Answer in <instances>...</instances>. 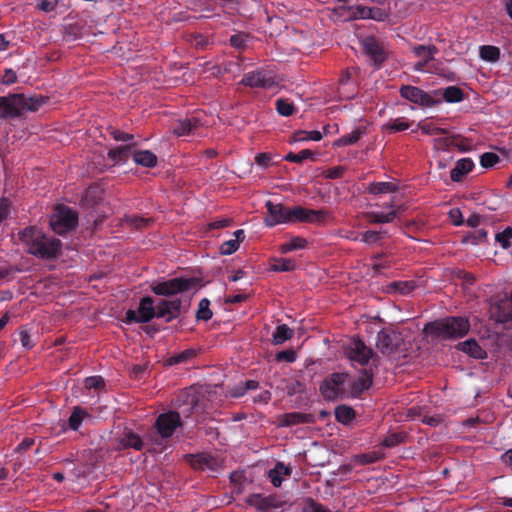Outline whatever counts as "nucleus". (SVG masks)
I'll return each instance as SVG.
<instances>
[{"instance_id":"6","label":"nucleus","mask_w":512,"mask_h":512,"mask_svg":"<svg viewBox=\"0 0 512 512\" xmlns=\"http://www.w3.org/2000/svg\"><path fill=\"white\" fill-rule=\"evenodd\" d=\"M246 502L263 512H267L271 509H283L291 505L288 499L277 495L262 496L261 494H251L248 496Z\"/></svg>"},{"instance_id":"34","label":"nucleus","mask_w":512,"mask_h":512,"mask_svg":"<svg viewBox=\"0 0 512 512\" xmlns=\"http://www.w3.org/2000/svg\"><path fill=\"white\" fill-rule=\"evenodd\" d=\"M308 242L305 238L296 236L293 237L289 242L282 244L279 247L281 253H288L297 249H304Z\"/></svg>"},{"instance_id":"39","label":"nucleus","mask_w":512,"mask_h":512,"mask_svg":"<svg viewBox=\"0 0 512 512\" xmlns=\"http://www.w3.org/2000/svg\"><path fill=\"white\" fill-rule=\"evenodd\" d=\"M196 356V351L194 349H187L182 352L176 353L170 358L167 359L168 365H175L179 363H185Z\"/></svg>"},{"instance_id":"56","label":"nucleus","mask_w":512,"mask_h":512,"mask_svg":"<svg viewBox=\"0 0 512 512\" xmlns=\"http://www.w3.org/2000/svg\"><path fill=\"white\" fill-rule=\"evenodd\" d=\"M452 145H454V139L452 137H439L434 139L436 149H448Z\"/></svg>"},{"instance_id":"36","label":"nucleus","mask_w":512,"mask_h":512,"mask_svg":"<svg viewBox=\"0 0 512 512\" xmlns=\"http://www.w3.org/2000/svg\"><path fill=\"white\" fill-rule=\"evenodd\" d=\"M464 92L457 86H449L443 92V98L446 102L456 103L463 100Z\"/></svg>"},{"instance_id":"64","label":"nucleus","mask_w":512,"mask_h":512,"mask_svg":"<svg viewBox=\"0 0 512 512\" xmlns=\"http://www.w3.org/2000/svg\"><path fill=\"white\" fill-rule=\"evenodd\" d=\"M370 12V7L359 5L356 7V11L354 12V18L369 19Z\"/></svg>"},{"instance_id":"61","label":"nucleus","mask_w":512,"mask_h":512,"mask_svg":"<svg viewBox=\"0 0 512 512\" xmlns=\"http://www.w3.org/2000/svg\"><path fill=\"white\" fill-rule=\"evenodd\" d=\"M449 218L455 226H460L464 223L462 212L459 208H453L449 211Z\"/></svg>"},{"instance_id":"17","label":"nucleus","mask_w":512,"mask_h":512,"mask_svg":"<svg viewBox=\"0 0 512 512\" xmlns=\"http://www.w3.org/2000/svg\"><path fill=\"white\" fill-rule=\"evenodd\" d=\"M181 306L182 302L180 299L161 300L157 304L156 317L166 318V322H170L180 315Z\"/></svg>"},{"instance_id":"16","label":"nucleus","mask_w":512,"mask_h":512,"mask_svg":"<svg viewBox=\"0 0 512 512\" xmlns=\"http://www.w3.org/2000/svg\"><path fill=\"white\" fill-rule=\"evenodd\" d=\"M400 95L413 102L415 104H419L426 107H431L437 104L439 101H436L430 96L428 93L424 92L418 87L415 86H402L400 88Z\"/></svg>"},{"instance_id":"13","label":"nucleus","mask_w":512,"mask_h":512,"mask_svg":"<svg viewBox=\"0 0 512 512\" xmlns=\"http://www.w3.org/2000/svg\"><path fill=\"white\" fill-rule=\"evenodd\" d=\"M345 354L352 361L360 365L368 364L369 360L373 357V350L366 346V344L359 340L354 339L345 349Z\"/></svg>"},{"instance_id":"55","label":"nucleus","mask_w":512,"mask_h":512,"mask_svg":"<svg viewBox=\"0 0 512 512\" xmlns=\"http://www.w3.org/2000/svg\"><path fill=\"white\" fill-rule=\"evenodd\" d=\"M276 360L277 361H285L288 363L294 362L296 360V353L292 349L278 352L276 354Z\"/></svg>"},{"instance_id":"50","label":"nucleus","mask_w":512,"mask_h":512,"mask_svg":"<svg viewBox=\"0 0 512 512\" xmlns=\"http://www.w3.org/2000/svg\"><path fill=\"white\" fill-rule=\"evenodd\" d=\"M499 160V156L493 152H486L480 157V163L484 168L493 167Z\"/></svg>"},{"instance_id":"4","label":"nucleus","mask_w":512,"mask_h":512,"mask_svg":"<svg viewBox=\"0 0 512 512\" xmlns=\"http://www.w3.org/2000/svg\"><path fill=\"white\" fill-rule=\"evenodd\" d=\"M196 278L177 277L167 281L152 284L151 290L160 296H173L178 293L189 291L197 285Z\"/></svg>"},{"instance_id":"21","label":"nucleus","mask_w":512,"mask_h":512,"mask_svg":"<svg viewBox=\"0 0 512 512\" xmlns=\"http://www.w3.org/2000/svg\"><path fill=\"white\" fill-rule=\"evenodd\" d=\"M316 421L315 416L310 413L291 412L281 417L280 426H293L298 424H312Z\"/></svg>"},{"instance_id":"15","label":"nucleus","mask_w":512,"mask_h":512,"mask_svg":"<svg viewBox=\"0 0 512 512\" xmlns=\"http://www.w3.org/2000/svg\"><path fill=\"white\" fill-rule=\"evenodd\" d=\"M156 428L163 438H169L173 435L175 429L181 425V418L178 412L170 411L158 416Z\"/></svg>"},{"instance_id":"18","label":"nucleus","mask_w":512,"mask_h":512,"mask_svg":"<svg viewBox=\"0 0 512 512\" xmlns=\"http://www.w3.org/2000/svg\"><path fill=\"white\" fill-rule=\"evenodd\" d=\"M413 53L417 57H421L422 60L414 64L415 71H424L431 61L434 60V56L438 53V48L431 45H417L412 49Z\"/></svg>"},{"instance_id":"2","label":"nucleus","mask_w":512,"mask_h":512,"mask_svg":"<svg viewBox=\"0 0 512 512\" xmlns=\"http://www.w3.org/2000/svg\"><path fill=\"white\" fill-rule=\"evenodd\" d=\"M49 101L48 96L23 93L0 96V119L16 118L23 111L36 112Z\"/></svg>"},{"instance_id":"42","label":"nucleus","mask_w":512,"mask_h":512,"mask_svg":"<svg viewBox=\"0 0 512 512\" xmlns=\"http://www.w3.org/2000/svg\"><path fill=\"white\" fill-rule=\"evenodd\" d=\"M210 302L208 299L204 298L199 302L198 310L196 313V318L198 320L208 321L212 318V311L209 308Z\"/></svg>"},{"instance_id":"33","label":"nucleus","mask_w":512,"mask_h":512,"mask_svg":"<svg viewBox=\"0 0 512 512\" xmlns=\"http://www.w3.org/2000/svg\"><path fill=\"white\" fill-rule=\"evenodd\" d=\"M131 152V145H123L111 149L108 157L114 162H126Z\"/></svg>"},{"instance_id":"38","label":"nucleus","mask_w":512,"mask_h":512,"mask_svg":"<svg viewBox=\"0 0 512 512\" xmlns=\"http://www.w3.org/2000/svg\"><path fill=\"white\" fill-rule=\"evenodd\" d=\"M296 268V263L292 259L278 258L273 260L271 269L277 272L293 271Z\"/></svg>"},{"instance_id":"29","label":"nucleus","mask_w":512,"mask_h":512,"mask_svg":"<svg viewBox=\"0 0 512 512\" xmlns=\"http://www.w3.org/2000/svg\"><path fill=\"white\" fill-rule=\"evenodd\" d=\"M398 187L391 182H373L368 185L366 191L370 194H382L396 192Z\"/></svg>"},{"instance_id":"24","label":"nucleus","mask_w":512,"mask_h":512,"mask_svg":"<svg viewBox=\"0 0 512 512\" xmlns=\"http://www.w3.org/2000/svg\"><path fill=\"white\" fill-rule=\"evenodd\" d=\"M474 167V163L469 158H462L456 162L455 167L451 170L450 177L454 182L462 180L463 176L469 173Z\"/></svg>"},{"instance_id":"53","label":"nucleus","mask_w":512,"mask_h":512,"mask_svg":"<svg viewBox=\"0 0 512 512\" xmlns=\"http://www.w3.org/2000/svg\"><path fill=\"white\" fill-rule=\"evenodd\" d=\"M21 270L15 266H7L0 268V280H12L14 278V274L20 272Z\"/></svg>"},{"instance_id":"58","label":"nucleus","mask_w":512,"mask_h":512,"mask_svg":"<svg viewBox=\"0 0 512 512\" xmlns=\"http://www.w3.org/2000/svg\"><path fill=\"white\" fill-rule=\"evenodd\" d=\"M103 379L99 376L88 377L85 380V387L87 389H98L103 386Z\"/></svg>"},{"instance_id":"8","label":"nucleus","mask_w":512,"mask_h":512,"mask_svg":"<svg viewBox=\"0 0 512 512\" xmlns=\"http://www.w3.org/2000/svg\"><path fill=\"white\" fill-rule=\"evenodd\" d=\"M330 217V212L325 209L313 210L296 206L291 210V223H323Z\"/></svg>"},{"instance_id":"22","label":"nucleus","mask_w":512,"mask_h":512,"mask_svg":"<svg viewBox=\"0 0 512 512\" xmlns=\"http://www.w3.org/2000/svg\"><path fill=\"white\" fill-rule=\"evenodd\" d=\"M139 320L145 322L156 317L157 306L154 307V300L150 296L141 299L138 307Z\"/></svg>"},{"instance_id":"20","label":"nucleus","mask_w":512,"mask_h":512,"mask_svg":"<svg viewBox=\"0 0 512 512\" xmlns=\"http://www.w3.org/2000/svg\"><path fill=\"white\" fill-rule=\"evenodd\" d=\"M202 125V122L197 117L180 119L176 122L173 132L177 136H189L195 134Z\"/></svg>"},{"instance_id":"11","label":"nucleus","mask_w":512,"mask_h":512,"mask_svg":"<svg viewBox=\"0 0 512 512\" xmlns=\"http://www.w3.org/2000/svg\"><path fill=\"white\" fill-rule=\"evenodd\" d=\"M191 467L195 470L216 472L224 466L223 459L208 453L187 456Z\"/></svg>"},{"instance_id":"23","label":"nucleus","mask_w":512,"mask_h":512,"mask_svg":"<svg viewBox=\"0 0 512 512\" xmlns=\"http://www.w3.org/2000/svg\"><path fill=\"white\" fill-rule=\"evenodd\" d=\"M373 373L372 369L364 368L361 371L359 378L351 384V391L353 394L358 395L372 385Z\"/></svg>"},{"instance_id":"31","label":"nucleus","mask_w":512,"mask_h":512,"mask_svg":"<svg viewBox=\"0 0 512 512\" xmlns=\"http://www.w3.org/2000/svg\"><path fill=\"white\" fill-rule=\"evenodd\" d=\"M366 132L365 127H359L352 131L350 134L344 135L335 141V145L342 147L357 143L361 136Z\"/></svg>"},{"instance_id":"46","label":"nucleus","mask_w":512,"mask_h":512,"mask_svg":"<svg viewBox=\"0 0 512 512\" xmlns=\"http://www.w3.org/2000/svg\"><path fill=\"white\" fill-rule=\"evenodd\" d=\"M313 155H314V153L311 150L304 149V150H301L299 153H293V152L288 153L284 157V160L290 161V162H295V163H301L305 159L312 158Z\"/></svg>"},{"instance_id":"5","label":"nucleus","mask_w":512,"mask_h":512,"mask_svg":"<svg viewBox=\"0 0 512 512\" xmlns=\"http://www.w3.org/2000/svg\"><path fill=\"white\" fill-rule=\"evenodd\" d=\"M78 224V214L71 208L59 205L50 218L53 231L59 235L73 230Z\"/></svg>"},{"instance_id":"28","label":"nucleus","mask_w":512,"mask_h":512,"mask_svg":"<svg viewBox=\"0 0 512 512\" xmlns=\"http://www.w3.org/2000/svg\"><path fill=\"white\" fill-rule=\"evenodd\" d=\"M415 287L416 285L413 281H395L387 286V292L406 295L412 292Z\"/></svg>"},{"instance_id":"44","label":"nucleus","mask_w":512,"mask_h":512,"mask_svg":"<svg viewBox=\"0 0 512 512\" xmlns=\"http://www.w3.org/2000/svg\"><path fill=\"white\" fill-rule=\"evenodd\" d=\"M487 236V232L484 229L475 230L472 233L466 235L462 239V243L466 244H478L483 242Z\"/></svg>"},{"instance_id":"3","label":"nucleus","mask_w":512,"mask_h":512,"mask_svg":"<svg viewBox=\"0 0 512 512\" xmlns=\"http://www.w3.org/2000/svg\"><path fill=\"white\" fill-rule=\"evenodd\" d=\"M470 325L463 317H447L428 323L425 331L431 335L441 338H459L466 335Z\"/></svg>"},{"instance_id":"27","label":"nucleus","mask_w":512,"mask_h":512,"mask_svg":"<svg viewBox=\"0 0 512 512\" xmlns=\"http://www.w3.org/2000/svg\"><path fill=\"white\" fill-rule=\"evenodd\" d=\"M400 209L399 207L397 210H392L389 213L367 212L366 217L370 223H391L398 216Z\"/></svg>"},{"instance_id":"48","label":"nucleus","mask_w":512,"mask_h":512,"mask_svg":"<svg viewBox=\"0 0 512 512\" xmlns=\"http://www.w3.org/2000/svg\"><path fill=\"white\" fill-rule=\"evenodd\" d=\"M419 127L422 130V132L424 134H427V135L436 136V135H445V134H447V130L446 129L440 128V127H436L432 123H427V122L419 123Z\"/></svg>"},{"instance_id":"9","label":"nucleus","mask_w":512,"mask_h":512,"mask_svg":"<svg viewBox=\"0 0 512 512\" xmlns=\"http://www.w3.org/2000/svg\"><path fill=\"white\" fill-rule=\"evenodd\" d=\"M240 84L251 88L269 89L276 85V81L271 71L255 70L246 73Z\"/></svg>"},{"instance_id":"12","label":"nucleus","mask_w":512,"mask_h":512,"mask_svg":"<svg viewBox=\"0 0 512 512\" xmlns=\"http://www.w3.org/2000/svg\"><path fill=\"white\" fill-rule=\"evenodd\" d=\"M268 216L265 218L264 223L268 227H273L281 223H291V210L292 208L286 207L281 203H273L272 201L266 202Z\"/></svg>"},{"instance_id":"49","label":"nucleus","mask_w":512,"mask_h":512,"mask_svg":"<svg viewBox=\"0 0 512 512\" xmlns=\"http://www.w3.org/2000/svg\"><path fill=\"white\" fill-rule=\"evenodd\" d=\"M495 239L500 243L502 248H509L510 240L512 239V228L506 227L502 232L496 234Z\"/></svg>"},{"instance_id":"43","label":"nucleus","mask_w":512,"mask_h":512,"mask_svg":"<svg viewBox=\"0 0 512 512\" xmlns=\"http://www.w3.org/2000/svg\"><path fill=\"white\" fill-rule=\"evenodd\" d=\"M86 414L87 413L84 410H82L80 407H75L72 414L69 417V420H68L69 427L72 430H77L83 421V417Z\"/></svg>"},{"instance_id":"30","label":"nucleus","mask_w":512,"mask_h":512,"mask_svg":"<svg viewBox=\"0 0 512 512\" xmlns=\"http://www.w3.org/2000/svg\"><path fill=\"white\" fill-rule=\"evenodd\" d=\"M293 330L286 324L277 326L275 332L272 335V342L275 345L283 344L285 341L293 337Z\"/></svg>"},{"instance_id":"52","label":"nucleus","mask_w":512,"mask_h":512,"mask_svg":"<svg viewBox=\"0 0 512 512\" xmlns=\"http://www.w3.org/2000/svg\"><path fill=\"white\" fill-rule=\"evenodd\" d=\"M239 245L237 240H228L220 246V252L223 255H231L238 250Z\"/></svg>"},{"instance_id":"41","label":"nucleus","mask_w":512,"mask_h":512,"mask_svg":"<svg viewBox=\"0 0 512 512\" xmlns=\"http://www.w3.org/2000/svg\"><path fill=\"white\" fill-rule=\"evenodd\" d=\"M125 221L127 224H129L131 227H135L137 229H142L147 226H149L152 222V218H144L140 217L138 215H128L125 217Z\"/></svg>"},{"instance_id":"45","label":"nucleus","mask_w":512,"mask_h":512,"mask_svg":"<svg viewBox=\"0 0 512 512\" xmlns=\"http://www.w3.org/2000/svg\"><path fill=\"white\" fill-rule=\"evenodd\" d=\"M406 437V434L397 432V433H391L385 437V439L382 442V445L385 447H395L401 443L404 442Z\"/></svg>"},{"instance_id":"62","label":"nucleus","mask_w":512,"mask_h":512,"mask_svg":"<svg viewBox=\"0 0 512 512\" xmlns=\"http://www.w3.org/2000/svg\"><path fill=\"white\" fill-rule=\"evenodd\" d=\"M345 169L342 166H336L325 172V177L329 179H337L343 176Z\"/></svg>"},{"instance_id":"60","label":"nucleus","mask_w":512,"mask_h":512,"mask_svg":"<svg viewBox=\"0 0 512 512\" xmlns=\"http://www.w3.org/2000/svg\"><path fill=\"white\" fill-rule=\"evenodd\" d=\"M16 81H17L16 72L12 69H6L0 82L4 85H12Z\"/></svg>"},{"instance_id":"57","label":"nucleus","mask_w":512,"mask_h":512,"mask_svg":"<svg viewBox=\"0 0 512 512\" xmlns=\"http://www.w3.org/2000/svg\"><path fill=\"white\" fill-rule=\"evenodd\" d=\"M110 134L116 141L129 142L134 139L132 134L122 132L118 129H111Z\"/></svg>"},{"instance_id":"37","label":"nucleus","mask_w":512,"mask_h":512,"mask_svg":"<svg viewBox=\"0 0 512 512\" xmlns=\"http://www.w3.org/2000/svg\"><path fill=\"white\" fill-rule=\"evenodd\" d=\"M480 57L488 62H496L500 57V50L498 47L492 45L481 46Z\"/></svg>"},{"instance_id":"7","label":"nucleus","mask_w":512,"mask_h":512,"mask_svg":"<svg viewBox=\"0 0 512 512\" xmlns=\"http://www.w3.org/2000/svg\"><path fill=\"white\" fill-rule=\"evenodd\" d=\"M348 378L346 373H333L320 386V392L327 400H335L344 392V383Z\"/></svg>"},{"instance_id":"25","label":"nucleus","mask_w":512,"mask_h":512,"mask_svg":"<svg viewBox=\"0 0 512 512\" xmlns=\"http://www.w3.org/2000/svg\"><path fill=\"white\" fill-rule=\"evenodd\" d=\"M458 349L467 353L468 355L476 358V359H483L485 358V351L480 347V345L477 343L474 339H469L464 342H461L457 345Z\"/></svg>"},{"instance_id":"59","label":"nucleus","mask_w":512,"mask_h":512,"mask_svg":"<svg viewBox=\"0 0 512 512\" xmlns=\"http://www.w3.org/2000/svg\"><path fill=\"white\" fill-rule=\"evenodd\" d=\"M305 510L309 512H328L321 504H319L312 498L306 499Z\"/></svg>"},{"instance_id":"47","label":"nucleus","mask_w":512,"mask_h":512,"mask_svg":"<svg viewBox=\"0 0 512 512\" xmlns=\"http://www.w3.org/2000/svg\"><path fill=\"white\" fill-rule=\"evenodd\" d=\"M276 110L282 116H290L294 112V105L285 99H278L276 101Z\"/></svg>"},{"instance_id":"40","label":"nucleus","mask_w":512,"mask_h":512,"mask_svg":"<svg viewBox=\"0 0 512 512\" xmlns=\"http://www.w3.org/2000/svg\"><path fill=\"white\" fill-rule=\"evenodd\" d=\"M291 469L282 462H278L273 469L268 472L270 480H283V476H289Z\"/></svg>"},{"instance_id":"19","label":"nucleus","mask_w":512,"mask_h":512,"mask_svg":"<svg viewBox=\"0 0 512 512\" xmlns=\"http://www.w3.org/2000/svg\"><path fill=\"white\" fill-rule=\"evenodd\" d=\"M352 71H357L356 68L352 69H346L342 72L340 75V78L338 80L339 88V96L341 99H351L356 94V88L354 83L351 81L352 78Z\"/></svg>"},{"instance_id":"1","label":"nucleus","mask_w":512,"mask_h":512,"mask_svg":"<svg viewBox=\"0 0 512 512\" xmlns=\"http://www.w3.org/2000/svg\"><path fill=\"white\" fill-rule=\"evenodd\" d=\"M20 241L27 247V252L45 260L56 259L61 252L62 243L57 238L46 236L36 227H26L18 233Z\"/></svg>"},{"instance_id":"26","label":"nucleus","mask_w":512,"mask_h":512,"mask_svg":"<svg viewBox=\"0 0 512 512\" xmlns=\"http://www.w3.org/2000/svg\"><path fill=\"white\" fill-rule=\"evenodd\" d=\"M133 160L136 164L152 168L157 165V156L150 150H139L133 153Z\"/></svg>"},{"instance_id":"63","label":"nucleus","mask_w":512,"mask_h":512,"mask_svg":"<svg viewBox=\"0 0 512 512\" xmlns=\"http://www.w3.org/2000/svg\"><path fill=\"white\" fill-rule=\"evenodd\" d=\"M19 336H20V342H21L23 347H25L27 349H31L33 347V343L31 341V337H30V335H29L27 330L21 329L20 332H19Z\"/></svg>"},{"instance_id":"35","label":"nucleus","mask_w":512,"mask_h":512,"mask_svg":"<svg viewBox=\"0 0 512 512\" xmlns=\"http://www.w3.org/2000/svg\"><path fill=\"white\" fill-rule=\"evenodd\" d=\"M120 443L124 448H133L135 450H142L143 448L141 438L132 432L126 433Z\"/></svg>"},{"instance_id":"54","label":"nucleus","mask_w":512,"mask_h":512,"mask_svg":"<svg viewBox=\"0 0 512 512\" xmlns=\"http://www.w3.org/2000/svg\"><path fill=\"white\" fill-rule=\"evenodd\" d=\"M272 156L269 153H259L255 156V162L260 167L266 169L271 165Z\"/></svg>"},{"instance_id":"51","label":"nucleus","mask_w":512,"mask_h":512,"mask_svg":"<svg viewBox=\"0 0 512 512\" xmlns=\"http://www.w3.org/2000/svg\"><path fill=\"white\" fill-rule=\"evenodd\" d=\"M385 127L391 132H400L408 129L410 127L409 122L404 121L403 119H396L393 122L387 123Z\"/></svg>"},{"instance_id":"32","label":"nucleus","mask_w":512,"mask_h":512,"mask_svg":"<svg viewBox=\"0 0 512 512\" xmlns=\"http://www.w3.org/2000/svg\"><path fill=\"white\" fill-rule=\"evenodd\" d=\"M335 418L342 424H349L355 418V411L347 405H339L335 409Z\"/></svg>"},{"instance_id":"10","label":"nucleus","mask_w":512,"mask_h":512,"mask_svg":"<svg viewBox=\"0 0 512 512\" xmlns=\"http://www.w3.org/2000/svg\"><path fill=\"white\" fill-rule=\"evenodd\" d=\"M401 336L392 330L383 329L378 332L375 346L384 355H391L399 350Z\"/></svg>"},{"instance_id":"14","label":"nucleus","mask_w":512,"mask_h":512,"mask_svg":"<svg viewBox=\"0 0 512 512\" xmlns=\"http://www.w3.org/2000/svg\"><path fill=\"white\" fill-rule=\"evenodd\" d=\"M364 53L379 67L387 59V51L383 42L375 37H366L362 41Z\"/></svg>"}]
</instances>
